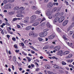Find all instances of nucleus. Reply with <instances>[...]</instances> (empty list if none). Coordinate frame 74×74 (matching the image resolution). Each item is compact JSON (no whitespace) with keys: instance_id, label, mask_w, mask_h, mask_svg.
<instances>
[{"instance_id":"obj_4","label":"nucleus","mask_w":74,"mask_h":74,"mask_svg":"<svg viewBox=\"0 0 74 74\" xmlns=\"http://www.w3.org/2000/svg\"><path fill=\"white\" fill-rule=\"evenodd\" d=\"M62 53H63V51L62 50H60L57 53L58 55H60V56H62Z\"/></svg>"},{"instance_id":"obj_55","label":"nucleus","mask_w":74,"mask_h":74,"mask_svg":"<svg viewBox=\"0 0 74 74\" xmlns=\"http://www.w3.org/2000/svg\"><path fill=\"white\" fill-rule=\"evenodd\" d=\"M20 44H21L22 47H24V45H24V43H21Z\"/></svg>"},{"instance_id":"obj_44","label":"nucleus","mask_w":74,"mask_h":74,"mask_svg":"<svg viewBox=\"0 0 74 74\" xmlns=\"http://www.w3.org/2000/svg\"><path fill=\"white\" fill-rule=\"evenodd\" d=\"M59 14H60L59 12H58L56 14L55 16H59Z\"/></svg>"},{"instance_id":"obj_61","label":"nucleus","mask_w":74,"mask_h":74,"mask_svg":"<svg viewBox=\"0 0 74 74\" xmlns=\"http://www.w3.org/2000/svg\"><path fill=\"white\" fill-rule=\"evenodd\" d=\"M31 53L33 54H34V53H35V52L33 50H31Z\"/></svg>"},{"instance_id":"obj_15","label":"nucleus","mask_w":74,"mask_h":74,"mask_svg":"<svg viewBox=\"0 0 74 74\" xmlns=\"http://www.w3.org/2000/svg\"><path fill=\"white\" fill-rule=\"evenodd\" d=\"M29 47H30L32 49H33V50H34L36 51H38V50H37V49H36V48H34V47L32 46H30Z\"/></svg>"},{"instance_id":"obj_49","label":"nucleus","mask_w":74,"mask_h":74,"mask_svg":"<svg viewBox=\"0 0 74 74\" xmlns=\"http://www.w3.org/2000/svg\"><path fill=\"white\" fill-rule=\"evenodd\" d=\"M5 24L6 25H7V26H10V24L6 22H5Z\"/></svg>"},{"instance_id":"obj_19","label":"nucleus","mask_w":74,"mask_h":74,"mask_svg":"<svg viewBox=\"0 0 74 74\" xmlns=\"http://www.w3.org/2000/svg\"><path fill=\"white\" fill-rule=\"evenodd\" d=\"M47 27H49V28H51V27H52V26L50 24H49V23H47Z\"/></svg>"},{"instance_id":"obj_50","label":"nucleus","mask_w":74,"mask_h":74,"mask_svg":"<svg viewBox=\"0 0 74 74\" xmlns=\"http://www.w3.org/2000/svg\"><path fill=\"white\" fill-rule=\"evenodd\" d=\"M12 40L13 41H15L16 40V38L14 37H13L12 38Z\"/></svg>"},{"instance_id":"obj_21","label":"nucleus","mask_w":74,"mask_h":74,"mask_svg":"<svg viewBox=\"0 0 74 74\" xmlns=\"http://www.w3.org/2000/svg\"><path fill=\"white\" fill-rule=\"evenodd\" d=\"M23 13H24V12H23V11L22 10H19L17 12V14H23Z\"/></svg>"},{"instance_id":"obj_47","label":"nucleus","mask_w":74,"mask_h":74,"mask_svg":"<svg viewBox=\"0 0 74 74\" xmlns=\"http://www.w3.org/2000/svg\"><path fill=\"white\" fill-rule=\"evenodd\" d=\"M35 64L36 65V66L37 67H38V66H39L38 64V63L36 62H35Z\"/></svg>"},{"instance_id":"obj_3","label":"nucleus","mask_w":74,"mask_h":74,"mask_svg":"<svg viewBox=\"0 0 74 74\" xmlns=\"http://www.w3.org/2000/svg\"><path fill=\"white\" fill-rule=\"evenodd\" d=\"M53 6V4L51 3H48L47 5L48 8H51V7H52Z\"/></svg>"},{"instance_id":"obj_58","label":"nucleus","mask_w":74,"mask_h":74,"mask_svg":"<svg viewBox=\"0 0 74 74\" xmlns=\"http://www.w3.org/2000/svg\"><path fill=\"white\" fill-rule=\"evenodd\" d=\"M49 0H44V2L45 3H48Z\"/></svg>"},{"instance_id":"obj_32","label":"nucleus","mask_w":74,"mask_h":74,"mask_svg":"<svg viewBox=\"0 0 74 74\" xmlns=\"http://www.w3.org/2000/svg\"><path fill=\"white\" fill-rule=\"evenodd\" d=\"M26 58L27 59H28V61L29 62L31 61V59H30V58L27 57Z\"/></svg>"},{"instance_id":"obj_31","label":"nucleus","mask_w":74,"mask_h":74,"mask_svg":"<svg viewBox=\"0 0 74 74\" xmlns=\"http://www.w3.org/2000/svg\"><path fill=\"white\" fill-rule=\"evenodd\" d=\"M56 10H57V8L55 7L53 8L52 10L53 12H55V11H56Z\"/></svg>"},{"instance_id":"obj_62","label":"nucleus","mask_w":74,"mask_h":74,"mask_svg":"<svg viewBox=\"0 0 74 74\" xmlns=\"http://www.w3.org/2000/svg\"><path fill=\"white\" fill-rule=\"evenodd\" d=\"M44 30H45V32H48V30H49V29H45Z\"/></svg>"},{"instance_id":"obj_22","label":"nucleus","mask_w":74,"mask_h":74,"mask_svg":"<svg viewBox=\"0 0 74 74\" xmlns=\"http://www.w3.org/2000/svg\"><path fill=\"white\" fill-rule=\"evenodd\" d=\"M39 24V22H36L33 24V26H36Z\"/></svg>"},{"instance_id":"obj_54","label":"nucleus","mask_w":74,"mask_h":74,"mask_svg":"<svg viewBox=\"0 0 74 74\" xmlns=\"http://www.w3.org/2000/svg\"><path fill=\"white\" fill-rule=\"evenodd\" d=\"M14 47L15 48H16H16L18 47L17 46V45H14Z\"/></svg>"},{"instance_id":"obj_36","label":"nucleus","mask_w":74,"mask_h":74,"mask_svg":"<svg viewBox=\"0 0 74 74\" xmlns=\"http://www.w3.org/2000/svg\"><path fill=\"white\" fill-rule=\"evenodd\" d=\"M33 33L32 32H30L29 33V36H33Z\"/></svg>"},{"instance_id":"obj_8","label":"nucleus","mask_w":74,"mask_h":74,"mask_svg":"<svg viewBox=\"0 0 74 74\" xmlns=\"http://www.w3.org/2000/svg\"><path fill=\"white\" fill-rule=\"evenodd\" d=\"M52 14V12L50 10L48 11L47 13V15H51V14Z\"/></svg>"},{"instance_id":"obj_24","label":"nucleus","mask_w":74,"mask_h":74,"mask_svg":"<svg viewBox=\"0 0 74 74\" xmlns=\"http://www.w3.org/2000/svg\"><path fill=\"white\" fill-rule=\"evenodd\" d=\"M73 56V55L71 54H69L68 56L66 57V58H67L68 59H69V58H71Z\"/></svg>"},{"instance_id":"obj_60","label":"nucleus","mask_w":74,"mask_h":74,"mask_svg":"<svg viewBox=\"0 0 74 74\" xmlns=\"http://www.w3.org/2000/svg\"><path fill=\"white\" fill-rule=\"evenodd\" d=\"M58 32H61V30H60V29L59 28H58Z\"/></svg>"},{"instance_id":"obj_27","label":"nucleus","mask_w":74,"mask_h":74,"mask_svg":"<svg viewBox=\"0 0 74 74\" xmlns=\"http://www.w3.org/2000/svg\"><path fill=\"white\" fill-rule=\"evenodd\" d=\"M31 8L32 9H33V10H36L37 8V7L34 6H32Z\"/></svg>"},{"instance_id":"obj_34","label":"nucleus","mask_w":74,"mask_h":74,"mask_svg":"<svg viewBox=\"0 0 74 74\" xmlns=\"http://www.w3.org/2000/svg\"><path fill=\"white\" fill-rule=\"evenodd\" d=\"M8 2V1L7 0H4L3 1V3H4V4H7V3Z\"/></svg>"},{"instance_id":"obj_16","label":"nucleus","mask_w":74,"mask_h":74,"mask_svg":"<svg viewBox=\"0 0 74 74\" xmlns=\"http://www.w3.org/2000/svg\"><path fill=\"white\" fill-rule=\"evenodd\" d=\"M43 34V37H45L47 35L48 33L47 32H42Z\"/></svg>"},{"instance_id":"obj_7","label":"nucleus","mask_w":74,"mask_h":74,"mask_svg":"<svg viewBox=\"0 0 74 74\" xmlns=\"http://www.w3.org/2000/svg\"><path fill=\"white\" fill-rule=\"evenodd\" d=\"M68 22H69L68 20H66V21H65L63 22L62 24L63 26H66V25H67V23H68Z\"/></svg>"},{"instance_id":"obj_45","label":"nucleus","mask_w":74,"mask_h":74,"mask_svg":"<svg viewBox=\"0 0 74 74\" xmlns=\"http://www.w3.org/2000/svg\"><path fill=\"white\" fill-rule=\"evenodd\" d=\"M36 12L37 14H40V13L41 12H40V11H36Z\"/></svg>"},{"instance_id":"obj_18","label":"nucleus","mask_w":74,"mask_h":74,"mask_svg":"<svg viewBox=\"0 0 74 74\" xmlns=\"http://www.w3.org/2000/svg\"><path fill=\"white\" fill-rule=\"evenodd\" d=\"M32 26H29L27 27L25 29L26 30H30V29H31L32 28Z\"/></svg>"},{"instance_id":"obj_6","label":"nucleus","mask_w":74,"mask_h":74,"mask_svg":"<svg viewBox=\"0 0 74 74\" xmlns=\"http://www.w3.org/2000/svg\"><path fill=\"white\" fill-rule=\"evenodd\" d=\"M55 37V35H52L49 36L48 37V38L49 39V40H51V39Z\"/></svg>"},{"instance_id":"obj_23","label":"nucleus","mask_w":74,"mask_h":74,"mask_svg":"<svg viewBox=\"0 0 74 74\" xmlns=\"http://www.w3.org/2000/svg\"><path fill=\"white\" fill-rule=\"evenodd\" d=\"M48 17L49 19H52V18H54V16L52 15L48 16Z\"/></svg>"},{"instance_id":"obj_13","label":"nucleus","mask_w":74,"mask_h":74,"mask_svg":"<svg viewBox=\"0 0 74 74\" xmlns=\"http://www.w3.org/2000/svg\"><path fill=\"white\" fill-rule=\"evenodd\" d=\"M66 42L67 44L69 46V47H71L72 46V45H73V43L72 42L70 43L69 42Z\"/></svg>"},{"instance_id":"obj_30","label":"nucleus","mask_w":74,"mask_h":74,"mask_svg":"<svg viewBox=\"0 0 74 74\" xmlns=\"http://www.w3.org/2000/svg\"><path fill=\"white\" fill-rule=\"evenodd\" d=\"M50 67L51 66H49V65H46L45 66L46 69H49Z\"/></svg>"},{"instance_id":"obj_1","label":"nucleus","mask_w":74,"mask_h":74,"mask_svg":"<svg viewBox=\"0 0 74 74\" xmlns=\"http://www.w3.org/2000/svg\"><path fill=\"white\" fill-rule=\"evenodd\" d=\"M25 20H24V21H23V22L25 23H26L27 24L29 23V17H26L25 18Z\"/></svg>"},{"instance_id":"obj_46","label":"nucleus","mask_w":74,"mask_h":74,"mask_svg":"<svg viewBox=\"0 0 74 74\" xmlns=\"http://www.w3.org/2000/svg\"><path fill=\"white\" fill-rule=\"evenodd\" d=\"M57 10L58 11H60V10H61V8L60 7H58V8H57Z\"/></svg>"},{"instance_id":"obj_26","label":"nucleus","mask_w":74,"mask_h":74,"mask_svg":"<svg viewBox=\"0 0 74 74\" xmlns=\"http://www.w3.org/2000/svg\"><path fill=\"white\" fill-rule=\"evenodd\" d=\"M19 7L18 6H16L14 8V10H19Z\"/></svg>"},{"instance_id":"obj_12","label":"nucleus","mask_w":74,"mask_h":74,"mask_svg":"<svg viewBox=\"0 0 74 74\" xmlns=\"http://www.w3.org/2000/svg\"><path fill=\"white\" fill-rule=\"evenodd\" d=\"M54 68V69H56L57 70H59V69H60V68L59 67V66L57 65H55L53 66Z\"/></svg>"},{"instance_id":"obj_51","label":"nucleus","mask_w":74,"mask_h":74,"mask_svg":"<svg viewBox=\"0 0 74 74\" xmlns=\"http://www.w3.org/2000/svg\"><path fill=\"white\" fill-rule=\"evenodd\" d=\"M45 18H42V19L41 20V21L40 22V23H41L42 21H45Z\"/></svg>"},{"instance_id":"obj_2","label":"nucleus","mask_w":74,"mask_h":74,"mask_svg":"<svg viewBox=\"0 0 74 74\" xmlns=\"http://www.w3.org/2000/svg\"><path fill=\"white\" fill-rule=\"evenodd\" d=\"M64 20V17L62 16L60 18L58 17V22L59 23H61Z\"/></svg>"},{"instance_id":"obj_5","label":"nucleus","mask_w":74,"mask_h":74,"mask_svg":"<svg viewBox=\"0 0 74 74\" xmlns=\"http://www.w3.org/2000/svg\"><path fill=\"white\" fill-rule=\"evenodd\" d=\"M58 21H59V17L56 18L53 21V23L56 24L58 22Z\"/></svg>"},{"instance_id":"obj_28","label":"nucleus","mask_w":74,"mask_h":74,"mask_svg":"<svg viewBox=\"0 0 74 74\" xmlns=\"http://www.w3.org/2000/svg\"><path fill=\"white\" fill-rule=\"evenodd\" d=\"M39 36L40 37H44V35H43V34L42 32L40 33L39 34Z\"/></svg>"},{"instance_id":"obj_48","label":"nucleus","mask_w":74,"mask_h":74,"mask_svg":"<svg viewBox=\"0 0 74 74\" xmlns=\"http://www.w3.org/2000/svg\"><path fill=\"white\" fill-rule=\"evenodd\" d=\"M40 70V69L39 68H37L36 69L35 71H38Z\"/></svg>"},{"instance_id":"obj_57","label":"nucleus","mask_w":74,"mask_h":74,"mask_svg":"<svg viewBox=\"0 0 74 74\" xmlns=\"http://www.w3.org/2000/svg\"><path fill=\"white\" fill-rule=\"evenodd\" d=\"M17 19L16 18H14L13 19V21H16V20H17Z\"/></svg>"},{"instance_id":"obj_14","label":"nucleus","mask_w":74,"mask_h":74,"mask_svg":"<svg viewBox=\"0 0 74 74\" xmlns=\"http://www.w3.org/2000/svg\"><path fill=\"white\" fill-rule=\"evenodd\" d=\"M63 38L65 40H68V39L66 37V35H63L62 36Z\"/></svg>"},{"instance_id":"obj_11","label":"nucleus","mask_w":74,"mask_h":74,"mask_svg":"<svg viewBox=\"0 0 74 74\" xmlns=\"http://www.w3.org/2000/svg\"><path fill=\"white\" fill-rule=\"evenodd\" d=\"M16 16L17 17L21 18H22L24 17V16L22 14H17Z\"/></svg>"},{"instance_id":"obj_25","label":"nucleus","mask_w":74,"mask_h":74,"mask_svg":"<svg viewBox=\"0 0 74 74\" xmlns=\"http://www.w3.org/2000/svg\"><path fill=\"white\" fill-rule=\"evenodd\" d=\"M73 31H70L69 32V33H68V34L69 36H70L73 34Z\"/></svg>"},{"instance_id":"obj_56","label":"nucleus","mask_w":74,"mask_h":74,"mask_svg":"<svg viewBox=\"0 0 74 74\" xmlns=\"http://www.w3.org/2000/svg\"><path fill=\"white\" fill-rule=\"evenodd\" d=\"M22 53H23V55H25V56L27 55V54L26 53H25V52H22Z\"/></svg>"},{"instance_id":"obj_63","label":"nucleus","mask_w":74,"mask_h":74,"mask_svg":"<svg viewBox=\"0 0 74 74\" xmlns=\"http://www.w3.org/2000/svg\"><path fill=\"white\" fill-rule=\"evenodd\" d=\"M70 29H71L70 28V27H69L67 30H68V32H69V31L70 30Z\"/></svg>"},{"instance_id":"obj_42","label":"nucleus","mask_w":74,"mask_h":74,"mask_svg":"<svg viewBox=\"0 0 74 74\" xmlns=\"http://www.w3.org/2000/svg\"><path fill=\"white\" fill-rule=\"evenodd\" d=\"M14 1V0H8V2L9 3H12Z\"/></svg>"},{"instance_id":"obj_17","label":"nucleus","mask_w":74,"mask_h":74,"mask_svg":"<svg viewBox=\"0 0 74 74\" xmlns=\"http://www.w3.org/2000/svg\"><path fill=\"white\" fill-rule=\"evenodd\" d=\"M70 53V51H66L65 52H64L63 53V55H67L69 54Z\"/></svg>"},{"instance_id":"obj_41","label":"nucleus","mask_w":74,"mask_h":74,"mask_svg":"<svg viewBox=\"0 0 74 74\" xmlns=\"http://www.w3.org/2000/svg\"><path fill=\"white\" fill-rule=\"evenodd\" d=\"M64 3H66V5H69V3L68 2H67V1H64Z\"/></svg>"},{"instance_id":"obj_35","label":"nucleus","mask_w":74,"mask_h":74,"mask_svg":"<svg viewBox=\"0 0 74 74\" xmlns=\"http://www.w3.org/2000/svg\"><path fill=\"white\" fill-rule=\"evenodd\" d=\"M14 14V12H10L9 13V14L10 15H13Z\"/></svg>"},{"instance_id":"obj_39","label":"nucleus","mask_w":74,"mask_h":74,"mask_svg":"<svg viewBox=\"0 0 74 74\" xmlns=\"http://www.w3.org/2000/svg\"><path fill=\"white\" fill-rule=\"evenodd\" d=\"M38 39L40 41H42L43 40V39L42 38H41L40 37L38 38Z\"/></svg>"},{"instance_id":"obj_33","label":"nucleus","mask_w":74,"mask_h":74,"mask_svg":"<svg viewBox=\"0 0 74 74\" xmlns=\"http://www.w3.org/2000/svg\"><path fill=\"white\" fill-rule=\"evenodd\" d=\"M54 5H56L57 6L59 4H58V2L55 3L54 2L53 3V4Z\"/></svg>"},{"instance_id":"obj_64","label":"nucleus","mask_w":74,"mask_h":74,"mask_svg":"<svg viewBox=\"0 0 74 74\" xmlns=\"http://www.w3.org/2000/svg\"><path fill=\"white\" fill-rule=\"evenodd\" d=\"M71 26L72 27H73V26H74V22H73V23L72 24Z\"/></svg>"},{"instance_id":"obj_43","label":"nucleus","mask_w":74,"mask_h":74,"mask_svg":"<svg viewBox=\"0 0 74 74\" xmlns=\"http://www.w3.org/2000/svg\"><path fill=\"white\" fill-rule=\"evenodd\" d=\"M19 24L20 25H21V26H22V27H23V25H24V26H25V25L23 24V23H19Z\"/></svg>"},{"instance_id":"obj_10","label":"nucleus","mask_w":74,"mask_h":74,"mask_svg":"<svg viewBox=\"0 0 74 74\" xmlns=\"http://www.w3.org/2000/svg\"><path fill=\"white\" fill-rule=\"evenodd\" d=\"M54 49L55 50L57 51H59V49H60V47L59 46H56L54 48Z\"/></svg>"},{"instance_id":"obj_20","label":"nucleus","mask_w":74,"mask_h":74,"mask_svg":"<svg viewBox=\"0 0 74 74\" xmlns=\"http://www.w3.org/2000/svg\"><path fill=\"white\" fill-rule=\"evenodd\" d=\"M8 5V9H11V6H12V5L11 4H7Z\"/></svg>"},{"instance_id":"obj_52","label":"nucleus","mask_w":74,"mask_h":74,"mask_svg":"<svg viewBox=\"0 0 74 74\" xmlns=\"http://www.w3.org/2000/svg\"><path fill=\"white\" fill-rule=\"evenodd\" d=\"M5 9H8V6L7 5H6L5 7Z\"/></svg>"},{"instance_id":"obj_29","label":"nucleus","mask_w":74,"mask_h":74,"mask_svg":"<svg viewBox=\"0 0 74 74\" xmlns=\"http://www.w3.org/2000/svg\"><path fill=\"white\" fill-rule=\"evenodd\" d=\"M19 10H24L25 8L23 7H21L19 8Z\"/></svg>"},{"instance_id":"obj_38","label":"nucleus","mask_w":74,"mask_h":74,"mask_svg":"<svg viewBox=\"0 0 74 74\" xmlns=\"http://www.w3.org/2000/svg\"><path fill=\"white\" fill-rule=\"evenodd\" d=\"M28 42H29L27 40H25V41L23 42V43L25 44H27Z\"/></svg>"},{"instance_id":"obj_37","label":"nucleus","mask_w":74,"mask_h":74,"mask_svg":"<svg viewBox=\"0 0 74 74\" xmlns=\"http://www.w3.org/2000/svg\"><path fill=\"white\" fill-rule=\"evenodd\" d=\"M37 34H33V35L32 36L34 37H37Z\"/></svg>"},{"instance_id":"obj_53","label":"nucleus","mask_w":74,"mask_h":74,"mask_svg":"<svg viewBox=\"0 0 74 74\" xmlns=\"http://www.w3.org/2000/svg\"><path fill=\"white\" fill-rule=\"evenodd\" d=\"M30 23H33L34 22V20H31L30 21Z\"/></svg>"},{"instance_id":"obj_9","label":"nucleus","mask_w":74,"mask_h":74,"mask_svg":"<svg viewBox=\"0 0 74 74\" xmlns=\"http://www.w3.org/2000/svg\"><path fill=\"white\" fill-rule=\"evenodd\" d=\"M36 16L34 15L30 17V19H33V20H34V19H36Z\"/></svg>"},{"instance_id":"obj_59","label":"nucleus","mask_w":74,"mask_h":74,"mask_svg":"<svg viewBox=\"0 0 74 74\" xmlns=\"http://www.w3.org/2000/svg\"><path fill=\"white\" fill-rule=\"evenodd\" d=\"M13 59L14 60H15V61H16V57L15 56H14L13 57Z\"/></svg>"},{"instance_id":"obj_40","label":"nucleus","mask_w":74,"mask_h":74,"mask_svg":"<svg viewBox=\"0 0 74 74\" xmlns=\"http://www.w3.org/2000/svg\"><path fill=\"white\" fill-rule=\"evenodd\" d=\"M62 65H66V63L64 61H62Z\"/></svg>"}]
</instances>
